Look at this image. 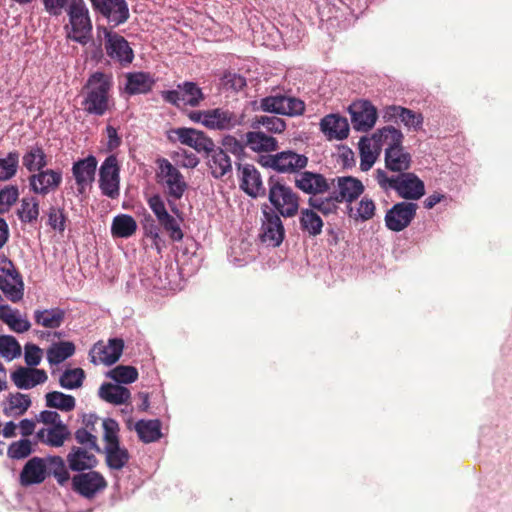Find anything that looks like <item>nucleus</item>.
<instances>
[{"label":"nucleus","instance_id":"nucleus-50","mask_svg":"<svg viewBox=\"0 0 512 512\" xmlns=\"http://www.w3.org/2000/svg\"><path fill=\"white\" fill-rule=\"evenodd\" d=\"M375 203L372 199L363 197L358 203L356 210L350 206L349 216L355 220L368 221L375 215Z\"/></svg>","mask_w":512,"mask_h":512},{"label":"nucleus","instance_id":"nucleus-45","mask_svg":"<svg viewBox=\"0 0 512 512\" xmlns=\"http://www.w3.org/2000/svg\"><path fill=\"white\" fill-rule=\"evenodd\" d=\"M263 127L267 132L280 134L286 129V122L277 116H255L251 123L252 129Z\"/></svg>","mask_w":512,"mask_h":512},{"label":"nucleus","instance_id":"nucleus-55","mask_svg":"<svg viewBox=\"0 0 512 512\" xmlns=\"http://www.w3.org/2000/svg\"><path fill=\"white\" fill-rule=\"evenodd\" d=\"M69 436L70 431L67 425L64 423H59L57 426L48 428L46 445L51 447H61Z\"/></svg>","mask_w":512,"mask_h":512},{"label":"nucleus","instance_id":"nucleus-28","mask_svg":"<svg viewBox=\"0 0 512 512\" xmlns=\"http://www.w3.org/2000/svg\"><path fill=\"white\" fill-rule=\"evenodd\" d=\"M126 83L124 91L128 95L147 94L152 91L156 79L149 72H129L125 76Z\"/></svg>","mask_w":512,"mask_h":512},{"label":"nucleus","instance_id":"nucleus-62","mask_svg":"<svg viewBox=\"0 0 512 512\" xmlns=\"http://www.w3.org/2000/svg\"><path fill=\"white\" fill-rule=\"evenodd\" d=\"M24 359L29 367L35 368L41 362L42 350L35 344L27 343L24 347Z\"/></svg>","mask_w":512,"mask_h":512},{"label":"nucleus","instance_id":"nucleus-12","mask_svg":"<svg viewBox=\"0 0 512 512\" xmlns=\"http://www.w3.org/2000/svg\"><path fill=\"white\" fill-rule=\"evenodd\" d=\"M361 180L353 176H337L331 181V197L336 203L351 204L364 192Z\"/></svg>","mask_w":512,"mask_h":512},{"label":"nucleus","instance_id":"nucleus-6","mask_svg":"<svg viewBox=\"0 0 512 512\" xmlns=\"http://www.w3.org/2000/svg\"><path fill=\"white\" fill-rule=\"evenodd\" d=\"M259 164L265 168H271L279 173H298L308 164V158L292 150H285L276 154L260 156Z\"/></svg>","mask_w":512,"mask_h":512},{"label":"nucleus","instance_id":"nucleus-40","mask_svg":"<svg viewBox=\"0 0 512 512\" xmlns=\"http://www.w3.org/2000/svg\"><path fill=\"white\" fill-rule=\"evenodd\" d=\"M137 230V222L128 214H119L113 218L111 234L115 238H129Z\"/></svg>","mask_w":512,"mask_h":512},{"label":"nucleus","instance_id":"nucleus-57","mask_svg":"<svg viewBox=\"0 0 512 512\" xmlns=\"http://www.w3.org/2000/svg\"><path fill=\"white\" fill-rule=\"evenodd\" d=\"M19 190L17 186L9 185L0 190V214L6 213L17 201Z\"/></svg>","mask_w":512,"mask_h":512},{"label":"nucleus","instance_id":"nucleus-54","mask_svg":"<svg viewBox=\"0 0 512 512\" xmlns=\"http://www.w3.org/2000/svg\"><path fill=\"white\" fill-rule=\"evenodd\" d=\"M368 137H361L359 142L360 147V170L366 172L372 168L376 161V156L371 151L373 145Z\"/></svg>","mask_w":512,"mask_h":512},{"label":"nucleus","instance_id":"nucleus-4","mask_svg":"<svg viewBox=\"0 0 512 512\" xmlns=\"http://www.w3.org/2000/svg\"><path fill=\"white\" fill-rule=\"evenodd\" d=\"M268 188V198L273 210L285 218L294 217L298 213L299 196L286 185L283 178L269 177Z\"/></svg>","mask_w":512,"mask_h":512},{"label":"nucleus","instance_id":"nucleus-3","mask_svg":"<svg viewBox=\"0 0 512 512\" xmlns=\"http://www.w3.org/2000/svg\"><path fill=\"white\" fill-rule=\"evenodd\" d=\"M374 178L383 191L394 190L399 197L406 200L415 201L425 194L424 182L412 172L388 176L383 169H377Z\"/></svg>","mask_w":512,"mask_h":512},{"label":"nucleus","instance_id":"nucleus-48","mask_svg":"<svg viewBox=\"0 0 512 512\" xmlns=\"http://www.w3.org/2000/svg\"><path fill=\"white\" fill-rule=\"evenodd\" d=\"M85 372L82 368L66 369L59 377V385L67 390L78 389L83 385Z\"/></svg>","mask_w":512,"mask_h":512},{"label":"nucleus","instance_id":"nucleus-19","mask_svg":"<svg viewBox=\"0 0 512 512\" xmlns=\"http://www.w3.org/2000/svg\"><path fill=\"white\" fill-rule=\"evenodd\" d=\"M98 161L94 155H88L85 158L73 162L72 175L77 186V194L83 195L91 187L95 180V174Z\"/></svg>","mask_w":512,"mask_h":512},{"label":"nucleus","instance_id":"nucleus-63","mask_svg":"<svg viewBox=\"0 0 512 512\" xmlns=\"http://www.w3.org/2000/svg\"><path fill=\"white\" fill-rule=\"evenodd\" d=\"M175 156L177 157V164L184 168L193 169L199 164V158L196 156V154L187 150L182 149L176 152Z\"/></svg>","mask_w":512,"mask_h":512},{"label":"nucleus","instance_id":"nucleus-26","mask_svg":"<svg viewBox=\"0 0 512 512\" xmlns=\"http://www.w3.org/2000/svg\"><path fill=\"white\" fill-rule=\"evenodd\" d=\"M11 380L19 389L28 390L47 381V374L43 369L31 367H18L10 375Z\"/></svg>","mask_w":512,"mask_h":512},{"label":"nucleus","instance_id":"nucleus-10","mask_svg":"<svg viewBox=\"0 0 512 512\" xmlns=\"http://www.w3.org/2000/svg\"><path fill=\"white\" fill-rule=\"evenodd\" d=\"M157 163L159 169L157 177L160 178L159 181L167 188L168 196L174 200L181 199L188 188L183 175L166 158L158 159Z\"/></svg>","mask_w":512,"mask_h":512},{"label":"nucleus","instance_id":"nucleus-22","mask_svg":"<svg viewBox=\"0 0 512 512\" xmlns=\"http://www.w3.org/2000/svg\"><path fill=\"white\" fill-rule=\"evenodd\" d=\"M244 119L243 114H237L229 109L214 108L208 110V119H206V127L212 130H232L242 125Z\"/></svg>","mask_w":512,"mask_h":512},{"label":"nucleus","instance_id":"nucleus-27","mask_svg":"<svg viewBox=\"0 0 512 512\" xmlns=\"http://www.w3.org/2000/svg\"><path fill=\"white\" fill-rule=\"evenodd\" d=\"M245 145L255 153H271L278 149V140L260 129H253L245 134Z\"/></svg>","mask_w":512,"mask_h":512},{"label":"nucleus","instance_id":"nucleus-5","mask_svg":"<svg viewBox=\"0 0 512 512\" xmlns=\"http://www.w3.org/2000/svg\"><path fill=\"white\" fill-rule=\"evenodd\" d=\"M97 35L104 37L106 54L110 59L124 67L132 63L134 52L123 36L100 25L97 26Z\"/></svg>","mask_w":512,"mask_h":512},{"label":"nucleus","instance_id":"nucleus-20","mask_svg":"<svg viewBox=\"0 0 512 512\" xmlns=\"http://www.w3.org/2000/svg\"><path fill=\"white\" fill-rule=\"evenodd\" d=\"M383 119L386 122L399 121L408 130L413 131L421 130L424 122V117L421 113L398 105L385 107L383 110Z\"/></svg>","mask_w":512,"mask_h":512},{"label":"nucleus","instance_id":"nucleus-35","mask_svg":"<svg viewBox=\"0 0 512 512\" xmlns=\"http://www.w3.org/2000/svg\"><path fill=\"white\" fill-rule=\"evenodd\" d=\"M66 312L61 308H51L34 311V321L37 325H40L49 329L59 328L64 319Z\"/></svg>","mask_w":512,"mask_h":512},{"label":"nucleus","instance_id":"nucleus-29","mask_svg":"<svg viewBox=\"0 0 512 512\" xmlns=\"http://www.w3.org/2000/svg\"><path fill=\"white\" fill-rule=\"evenodd\" d=\"M403 139L404 136L401 130L394 126H385L378 129L369 138L375 150H380L384 145L387 146L386 148H399L402 146Z\"/></svg>","mask_w":512,"mask_h":512},{"label":"nucleus","instance_id":"nucleus-53","mask_svg":"<svg viewBox=\"0 0 512 512\" xmlns=\"http://www.w3.org/2000/svg\"><path fill=\"white\" fill-rule=\"evenodd\" d=\"M33 452L32 443L29 439H20L12 442L7 449L10 459L21 460L30 456Z\"/></svg>","mask_w":512,"mask_h":512},{"label":"nucleus","instance_id":"nucleus-36","mask_svg":"<svg viewBox=\"0 0 512 512\" xmlns=\"http://www.w3.org/2000/svg\"><path fill=\"white\" fill-rule=\"evenodd\" d=\"M32 402L28 395L20 392L10 393L6 398L3 412L8 417H20L30 408Z\"/></svg>","mask_w":512,"mask_h":512},{"label":"nucleus","instance_id":"nucleus-58","mask_svg":"<svg viewBox=\"0 0 512 512\" xmlns=\"http://www.w3.org/2000/svg\"><path fill=\"white\" fill-rule=\"evenodd\" d=\"M160 225L164 228V230L169 234V237L173 241H180L183 238V232L180 228L177 220L170 214L162 217L158 220Z\"/></svg>","mask_w":512,"mask_h":512},{"label":"nucleus","instance_id":"nucleus-38","mask_svg":"<svg viewBox=\"0 0 512 512\" xmlns=\"http://www.w3.org/2000/svg\"><path fill=\"white\" fill-rule=\"evenodd\" d=\"M135 430L139 439L144 443L158 441L161 436V422L158 419L139 420L135 424Z\"/></svg>","mask_w":512,"mask_h":512},{"label":"nucleus","instance_id":"nucleus-21","mask_svg":"<svg viewBox=\"0 0 512 512\" xmlns=\"http://www.w3.org/2000/svg\"><path fill=\"white\" fill-rule=\"evenodd\" d=\"M171 133L177 136L181 144L193 148L198 153H209L214 147V142L210 137L194 128L180 127L173 129Z\"/></svg>","mask_w":512,"mask_h":512},{"label":"nucleus","instance_id":"nucleus-18","mask_svg":"<svg viewBox=\"0 0 512 512\" xmlns=\"http://www.w3.org/2000/svg\"><path fill=\"white\" fill-rule=\"evenodd\" d=\"M354 130L367 132L373 128L377 120V110L368 100L353 102L348 107Z\"/></svg>","mask_w":512,"mask_h":512},{"label":"nucleus","instance_id":"nucleus-14","mask_svg":"<svg viewBox=\"0 0 512 512\" xmlns=\"http://www.w3.org/2000/svg\"><path fill=\"white\" fill-rule=\"evenodd\" d=\"M96 13L101 14L109 24L111 29L124 24L130 16L126 0H90Z\"/></svg>","mask_w":512,"mask_h":512},{"label":"nucleus","instance_id":"nucleus-33","mask_svg":"<svg viewBox=\"0 0 512 512\" xmlns=\"http://www.w3.org/2000/svg\"><path fill=\"white\" fill-rule=\"evenodd\" d=\"M23 167L31 174L45 168L48 165V158L39 144L29 146L22 156Z\"/></svg>","mask_w":512,"mask_h":512},{"label":"nucleus","instance_id":"nucleus-59","mask_svg":"<svg viewBox=\"0 0 512 512\" xmlns=\"http://www.w3.org/2000/svg\"><path fill=\"white\" fill-rule=\"evenodd\" d=\"M334 199H332L331 194L329 197L326 198H313L310 197L308 199V205L311 207L312 210H317L321 212L324 215H329L333 213L336 210Z\"/></svg>","mask_w":512,"mask_h":512},{"label":"nucleus","instance_id":"nucleus-60","mask_svg":"<svg viewBox=\"0 0 512 512\" xmlns=\"http://www.w3.org/2000/svg\"><path fill=\"white\" fill-rule=\"evenodd\" d=\"M102 425H103V429H104L103 438L106 443L105 445L120 444L119 436H118L119 425H118L117 421H115L112 418H106L103 420Z\"/></svg>","mask_w":512,"mask_h":512},{"label":"nucleus","instance_id":"nucleus-15","mask_svg":"<svg viewBox=\"0 0 512 512\" xmlns=\"http://www.w3.org/2000/svg\"><path fill=\"white\" fill-rule=\"evenodd\" d=\"M418 205L414 202L402 201L387 210L384 220L386 227L393 232L407 228L416 216Z\"/></svg>","mask_w":512,"mask_h":512},{"label":"nucleus","instance_id":"nucleus-9","mask_svg":"<svg viewBox=\"0 0 512 512\" xmlns=\"http://www.w3.org/2000/svg\"><path fill=\"white\" fill-rule=\"evenodd\" d=\"M259 108L268 113L299 116L305 111V103L301 99L293 96L276 94L262 98Z\"/></svg>","mask_w":512,"mask_h":512},{"label":"nucleus","instance_id":"nucleus-13","mask_svg":"<svg viewBox=\"0 0 512 512\" xmlns=\"http://www.w3.org/2000/svg\"><path fill=\"white\" fill-rule=\"evenodd\" d=\"M262 213L261 241L268 246H280L285 237V229L280 218L281 215L267 205L262 209Z\"/></svg>","mask_w":512,"mask_h":512},{"label":"nucleus","instance_id":"nucleus-41","mask_svg":"<svg viewBox=\"0 0 512 512\" xmlns=\"http://www.w3.org/2000/svg\"><path fill=\"white\" fill-rule=\"evenodd\" d=\"M124 348V341L120 338H112L105 346L95 345L94 350H98L100 360L106 365L115 364L121 357Z\"/></svg>","mask_w":512,"mask_h":512},{"label":"nucleus","instance_id":"nucleus-37","mask_svg":"<svg viewBox=\"0 0 512 512\" xmlns=\"http://www.w3.org/2000/svg\"><path fill=\"white\" fill-rule=\"evenodd\" d=\"M106 465L111 470H121L129 462L130 455L126 448L120 444L105 445L104 447Z\"/></svg>","mask_w":512,"mask_h":512},{"label":"nucleus","instance_id":"nucleus-11","mask_svg":"<svg viewBox=\"0 0 512 512\" xmlns=\"http://www.w3.org/2000/svg\"><path fill=\"white\" fill-rule=\"evenodd\" d=\"M99 188L102 195L117 199L120 195V165L115 155H109L99 169Z\"/></svg>","mask_w":512,"mask_h":512},{"label":"nucleus","instance_id":"nucleus-32","mask_svg":"<svg viewBox=\"0 0 512 512\" xmlns=\"http://www.w3.org/2000/svg\"><path fill=\"white\" fill-rule=\"evenodd\" d=\"M411 155L403 146L399 148H385V167L398 174L407 173L411 166Z\"/></svg>","mask_w":512,"mask_h":512},{"label":"nucleus","instance_id":"nucleus-47","mask_svg":"<svg viewBox=\"0 0 512 512\" xmlns=\"http://www.w3.org/2000/svg\"><path fill=\"white\" fill-rule=\"evenodd\" d=\"M20 154L18 151H10L6 157L0 158V181L12 179L19 168Z\"/></svg>","mask_w":512,"mask_h":512},{"label":"nucleus","instance_id":"nucleus-16","mask_svg":"<svg viewBox=\"0 0 512 512\" xmlns=\"http://www.w3.org/2000/svg\"><path fill=\"white\" fill-rule=\"evenodd\" d=\"M71 481L73 491L87 499H92L107 487L103 475L92 469L88 472H78Z\"/></svg>","mask_w":512,"mask_h":512},{"label":"nucleus","instance_id":"nucleus-25","mask_svg":"<svg viewBox=\"0 0 512 512\" xmlns=\"http://www.w3.org/2000/svg\"><path fill=\"white\" fill-rule=\"evenodd\" d=\"M295 186L309 195L324 194L331 189V183L324 175L311 171L301 172L295 179Z\"/></svg>","mask_w":512,"mask_h":512},{"label":"nucleus","instance_id":"nucleus-2","mask_svg":"<svg viewBox=\"0 0 512 512\" xmlns=\"http://www.w3.org/2000/svg\"><path fill=\"white\" fill-rule=\"evenodd\" d=\"M111 87V75L100 71L92 73L84 86L86 91L82 101L84 111L90 115L103 116L109 108Z\"/></svg>","mask_w":512,"mask_h":512},{"label":"nucleus","instance_id":"nucleus-30","mask_svg":"<svg viewBox=\"0 0 512 512\" xmlns=\"http://www.w3.org/2000/svg\"><path fill=\"white\" fill-rule=\"evenodd\" d=\"M67 463L72 471L82 472L95 468L98 465V460L86 448L73 446L67 454Z\"/></svg>","mask_w":512,"mask_h":512},{"label":"nucleus","instance_id":"nucleus-42","mask_svg":"<svg viewBox=\"0 0 512 512\" xmlns=\"http://www.w3.org/2000/svg\"><path fill=\"white\" fill-rule=\"evenodd\" d=\"M0 290L11 302L17 303L21 301L24 296V282L22 277L12 279L0 275Z\"/></svg>","mask_w":512,"mask_h":512},{"label":"nucleus","instance_id":"nucleus-7","mask_svg":"<svg viewBox=\"0 0 512 512\" xmlns=\"http://www.w3.org/2000/svg\"><path fill=\"white\" fill-rule=\"evenodd\" d=\"M161 97L166 103L176 107L181 105L197 107L205 98L202 89L192 81L178 84L177 89L162 91Z\"/></svg>","mask_w":512,"mask_h":512},{"label":"nucleus","instance_id":"nucleus-1","mask_svg":"<svg viewBox=\"0 0 512 512\" xmlns=\"http://www.w3.org/2000/svg\"><path fill=\"white\" fill-rule=\"evenodd\" d=\"M49 476H53L60 486L66 485L70 480L69 471L61 456L30 458L20 472L19 482L23 487H29L43 483Z\"/></svg>","mask_w":512,"mask_h":512},{"label":"nucleus","instance_id":"nucleus-24","mask_svg":"<svg viewBox=\"0 0 512 512\" xmlns=\"http://www.w3.org/2000/svg\"><path fill=\"white\" fill-rule=\"evenodd\" d=\"M320 131L328 140H344L349 135L348 120L337 113L324 116L319 123Z\"/></svg>","mask_w":512,"mask_h":512},{"label":"nucleus","instance_id":"nucleus-34","mask_svg":"<svg viewBox=\"0 0 512 512\" xmlns=\"http://www.w3.org/2000/svg\"><path fill=\"white\" fill-rule=\"evenodd\" d=\"M98 395L102 400L114 405L126 404L131 398L128 388L108 382L100 386Z\"/></svg>","mask_w":512,"mask_h":512},{"label":"nucleus","instance_id":"nucleus-51","mask_svg":"<svg viewBox=\"0 0 512 512\" xmlns=\"http://www.w3.org/2000/svg\"><path fill=\"white\" fill-rule=\"evenodd\" d=\"M221 145L222 146L220 148L224 149L226 154H233L238 161L243 160L247 155L245 150L247 147L245 145V141H240L233 135L224 136L222 138Z\"/></svg>","mask_w":512,"mask_h":512},{"label":"nucleus","instance_id":"nucleus-49","mask_svg":"<svg viewBox=\"0 0 512 512\" xmlns=\"http://www.w3.org/2000/svg\"><path fill=\"white\" fill-rule=\"evenodd\" d=\"M22 348L17 339L12 335H0V356L7 361H12L21 356Z\"/></svg>","mask_w":512,"mask_h":512},{"label":"nucleus","instance_id":"nucleus-8","mask_svg":"<svg viewBox=\"0 0 512 512\" xmlns=\"http://www.w3.org/2000/svg\"><path fill=\"white\" fill-rule=\"evenodd\" d=\"M68 15L73 32L72 39L80 44L87 43L91 36L92 23L84 1L73 0L69 6Z\"/></svg>","mask_w":512,"mask_h":512},{"label":"nucleus","instance_id":"nucleus-64","mask_svg":"<svg viewBox=\"0 0 512 512\" xmlns=\"http://www.w3.org/2000/svg\"><path fill=\"white\" fill-rule=\"evenodd\" d=\"M147 202L150 209L156 216L157 220L169 214L168 211L166 210L165 203L159 194L152 195L151 197H149Z\"/></svg>","mask_w":512,"mask_h":512},{"label":"nucleus","instance_id":"nucleus-43","mask_svg":"<svg viewBox=\"0 0 512 512\" xmlns=\"http://www.w3.org/2000/svg\"><path fill=\"white\" fill-rule=\"evenodd\" d=\"M75 353V345L70 341L54 343L47 350V360L51 365H58Z\"/></svg>","mask_w":512,"mask_h":512},{"label":"nucleus","instance_id":"nucleus-61","mask_svg":"<svg viewBox=\"0 0 512 512\" xmlns=\"http://www.w3.org/2000/svg\"><path fill=\"white\" fill-rule=\"evenodd\" d=\"M75 440L89 448L90 450H94L96 452H100L101 449L100 447L98 446L97 444V437L91 432L89 431L87 428H79L75 431Z\"/></svg>","mask_w":512,"mask_h":512},{"label":"nucleus","instance_id":"nucleus-46","mask_svg":"<svg viewBox=\"0 0 512 512\" xmlns=\"http://www.w3.org/2000/svg\"><path fill=\"white\" fill-rule=\"evenodd\" d=\"M17 216L22 223H32L39 216V201L37 198L24 197L21 200L20 207L17 210Z\"/></svg>","mask_w":512,"mask_h":512},{"label":"nucleus","instance_id":"nucleus-52","mask_svg":"<svg viewBox=\"0 0 512 512\" xmlns=\"http://www.w3.org/2000/svg\"><path fill=\"white\" fill-rule=\"evenodd\" d=\"M109 376L118 384H130L138 379V371L133 366L119 365L109 372Z\"/></svg>","mask_w":512,"mask_h":512},{"label":"nucleus","instance_id":"nucleus-44","mask_svg":"<svg viewBox=\"0 0 512 512\" xmlns=\"http://www.w3.org/2000/svg\"><path fill=\"white\" fill-rule=\"evenodd\" d=\"M46 406L63 412L72 411L76 406V400L72 395L59 391H51L45 395Z\"/></svg>","mask_w":512,"mask_h":512},{"label":"nucleus","instance_id":"nucleus-39","mask_svg":"<svg viewBox=\"0 0 512 512\" xmlns=\"http://www.w3.org/2000/svg\"><path fill=\"white\" fill-rule=\"evenodd\" d=\"M300 228L309 236L316 237L322 233L323 220L319 214L312 209H302L299 217Z\"/></svg>","mask_w":512,"mask_h":512},{"label":"nucleus","instance_id":"nucleus-31","mask_svg":"<svg viewBox=\"0 0 512 512\" xmlns=\"http://www.w3.org/2000/svg\"><path fill=\"white\" fill-rule=\"evenodd\" d=\"M208 157V166L214 178L220 179L232 172V161L224 149L216 147L206 153Z\"/></svg>","mask_w":512,"mask_h":512},{"label":"nucleus","instance_id":"nucleus-17","mask_svg":"<svg viewBox=\"0 0 512 512\" xmlns=\"http://www.w3.org/2000/svg\"><path fill=\"white\" fill-rule=\"evenodd\" d=\"M63 179L60 169H41L28 177L29 189L38 195L45 196L55 191Z\"/></svg>","mask_w":512,"mask_h":512},{"label":"nucleus","instance_id":"nucleus-23","mask_svg":"<svg viewBox=\"0 0 512 512\" xmlns=\"http://www.w3.org/2000/svg\"><path fill=\"white\" fill-rule=\"evenodd\" d=\"M236 166L241 171L240 188L253 198L265 195L261 175L255 166L241 163H236Z\"/></svg>","mask_w":512,"mask_h":512},{"label":"nucleus","instance_id":"nucleus-56","mask_svg":"<svg viewBox=\"0 0 512 512\" xmlns=\"http://www.w3.org/2000/svg\"><path fill=\"white\" fill-rule=\"evenodd\" d=\"M48 225L59 232H63L66 228L67 217L64 209L58 206H51L47 212Z\"/></svg>","mask_w":512,"mask_h":512}]
</instances>
